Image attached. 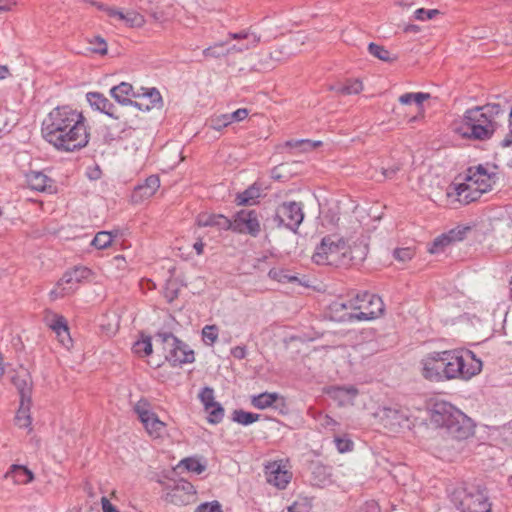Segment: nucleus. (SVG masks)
<instances>
[{
	"mask_svg": "<svg viewBox=\"0 0 512 512\" xmlns=\"http://www.w3.org/2000/svg\"><path fill=\"white\" fill-rule=\"evenodd\" d=\"M42 136L60 152H75L87 146L90 134L82 112L58 106L43 121Z\"/></svg>",
	"mask_w": 512,
	"mask_h": 512,
	"instance_id": "1",
	"label": "nucleus"
},
{
	"mask_svg": "<svg viewBox=\"0 0 512 512\" xmlns=\"http://www.w3.org/2000/svg\"><path fill=\"white\" fill-rule=\"evenodd\" d=\"M498 180L497 166L479 164L469 167L464 181L453 183L448 191V197H454L460 204H470L490 192Z\"/></svg>",
	"mask_w": 512,
	"mask_h": 512,
	"instance_id": "2",
	"label": "nucleus"
},
{
	"mask_svg": "<svg viewBox=\"0 0 512 512\" xmlns=\"http://www.w3.org/2000/svg\"><path fill=\"white\" fill-rule=\"evenodd\" d=\"M504 110L499 104H486L470 109L464 119L455 125L454 130L464 138L476 140L489 139L495 132L497 122Z\"/></svg>",
	"mask_w": 512,
	"mask_h": 512,
	"instance_id": "3",
	"label": "nucleus"
},
{
	"mask_svg": "<svg viewBox=\"0 0 512 512\" xmlns=\"http://www.w3.org/2000/svg\"><path fill=\"white\" fill-rule=\"evenodd\" d=\"M430 419L436 426L444 427L453 439L465 440L474 434L472 419L448 402H436L430 411Z\"/></svg>",
	"mask_w": 512,
	"mask_h": 512,
	"instance_id": "4",
	"label": "nucleus"
},
{
	"mask_svg": "<svg viewBox=\"0 0 512 512\" xmlns=\"http://www.w3.org/2000/svg\"><path fill=\"white\" fill-rule=\"evenodd\" d=\"M444 381L469 380L481 372L482 362L469 350H444Z\"/></svg>",
	"mask_w": 512,
	"mask_h": 512,
	"instance_id": "5",
	"label": "nucleus"
},
{
	"mask_svg": "<svg viewBox=\"0 0 512 512\" xmlns=\"http://www.w3.org/2000/svg\"><path fill=\"white\" fill-rule=\"evenodd\" d=\"M348 254L349 247L342 237L328 235L316 247L312 260L318 265H339L345 263Z\"/></svg>",
	"mask_w": 512,
	"mask_h": 512,
	"instance_id": "6",
	"label": "nucleus"
},
{
	"mask_svg": "<svg viewBox=\"0 0 512 512\" xmlns=\"http://www.w3.org/2000/svg\"><path fill=\"white\" fill-rule=\"evenodd\" d=\"M460 512H492V504L486 493L475 486H459L451 496Z\"/></svg>",
	"mask_w": 512,
	"mask_h": 512,
	"instance_id": "7",
	"label": "nucleus"
},
{
	"mask_svg": "<svg viewBox=\"0 0 512 512\" xmlns=\"http://www.w3.org/2000/svg\"><path fill=\"white\" fill-rule=\"evenodd\" d=\"M349 307L353 313L345 319H352L353 322L373 320L381 316L384 312L382 299L368 292H363L350 298Z\"/></svg>",
	"mask_w": 512,
	"mask_h": 512,
	"instance_id": "8",
	"label": "nucleus"
},
{
	"mask_svg": "<svg viewBox=\"0 0 512 512\" xmlns=\"http://www.w3.org/2000/svg\"><path fill=\"white\" fill-rule=\"evenodd\" d=\"M133 411L149 437L161 439L165 436L167 425L159 419L152 404L147 399L141 398L138 400L133 406Z\"/></svg>",
	"mask_w": 512,
	"mask_h": 512,
	"instance_id": "9",
	"label": "nucleus"
},
{
	"mask_svg": "<svg viewBox=\"0 0 512 512\" xmlns=\"http://www.w3.org/2000/svg\"><path fill=\"white\" fill-rule=\"evenodd\" d=\"M92 272L87 267H75L73 270L64 273L56 286L51 290L50 296L53 300L63 298L74 293L80 283L87 281Z\"/></svg>",
	"mask_w": 512,
	"mask_h": 512,
	"instance_id": "10",
	"label": "nucleus"
},
{
	"mask_svg": "<svg viewBox=\"0 0 512 512\" xmlns=\"http://www.w3.org/2000/svg\"><path fill=\"white\" fill-rule=\"evenodd\" d=\"M163 343L165 358L172 363V365L177 366L194 361V352L174 335L164 334Z\"/></svg>",
	"mask_w": 512,
	"mask_h": 512,
	"instance_id": "11",
	"label": "nucleus"
},
{
	"mask_svg": "<svg viewBox=\"0 0 512 512\" xmlns=\"http://www.w3.org/2000/svg\"><path fill=\"white\" fill-rule=\"evenodd\" d=\"M376 417L388 431L393 433L409 429L411 425L408 411L402 408L381 407L376 412Z\"/></svg>",
	"mask_w": 512,
	"mask_h": 512,
	"instance_id": "12",
	"label": "nucleus"
},
{
	"mask_svg": "<svg viewBox=\"0 0 512 512\" xmlns=\"http://www.w3.org/2000/svg\"><path fill=\"white\" fill-rule=\"evenodd\" d=\"M233 232L239 234H248L257 237L261 232V221L259 214L255 210L243 209L238 211L231 219V228Z\"/></svg>",
	"mask_w": 512,
	"mask_h": 512,
	"instance_id": "13",
	"label": "nucleus"
},
{
	"mask_svg": "<svg viewBox=\"0 0 512 512\" xmlns=\"http://www.w3.org/2000/svg\"><path fill=\"white\" fill-rule=\"evenodd\" d=\"M444 351H434L424 355L419 362L420 374L428 381H444Z\"/></svg>",
	"mask_w": 512,
	"mask_h": 512,
	"instance_id": "14",
	"label": "nucleus"
},
{
	"mask_svg": "<svg viewBox=\"0 0 512 512\" xmlns=\"http://www.w3.org/2000/svg\"><path fill=\"white\" fill-rule=\"evenodd\" d=\"M276 217L284 226L296 231L304 219L303 207L298 202H285L278 207Z\"/></svg>",
	"mask_w": 512,
	"mask_h": 512,
	"instance_id": "15",
	"label": "nucleus"
},
{
	"mask_svg": "<svg viewBox=\"0 0 512 512\" xmlns=\"http://www.w3.org/2000/svg\"><path fill=\"white\" fill-rule=\"evenodd\" d=\"M265 474L269 484L278 489H285L292 479V472L287 462L273 461L266 465Z\"/></svg>",
	"mask_w": 512,
	"mask_h": 512,
	"instance_id": "16",
	"label": "nucleus"
},
{
	"mask_svg": "<svg viewBox=\"0 0 512 512\" xmlns=\"http://www.w3.org/2000/svg\"><path fill=\"white\" fill-rule=\"evenodd\" d=\"M198 397L204 410L208 413V422L212 424L220 423L224 417V408L219 402L215 401L213 388L204 387Z\"/></svg>",
	"mask_w": 512,
	"mask_h": 512,
	"instance_id": "17",
	"label": "nucleus"
},
{
	"mask_svg": "<svg viewBox=\"0 0 512 512\" xmlns=\"http://www.w3.org/2000/svg\"><path fill=\"white\" fill-rule=\"evenodd\" d=\"M166 500L177 506H185L196 500V490L188 481H179L166 495Z\"/></svg>",
	"mask_w": 512,
	"mask_h": 512,
	"instance_id": "18",
	"label": "nucleus"
},
{
	"mask_svg": "<svg viewBox=\"0 0 512 512\" xmlns=\"http://www.w3.org/2000/svg\"><path fill=\"white\" fill-rule=\"evenodd\" d=\"M160 179L156 175L146 178L143 184L136 186L131 194V201L134 204L142 203L150 199L159 189Z\"/></svg>",
	"mask_w": 512,
	"mask_h": 512,
	"instance_id": "19",
	"label": "nucleus"
},
{
	"mask_svg": "<svg viewBox=\"0 0 512 512\" xmlns=\"http://www.w3.org/2000/svg\"><path fill=\"white\" fill-rule=\"evenodd\" d=\"M325 393L341 407L354 405L359 392L354 386H331Z\"/></svg>",
	"mask_w": 512,
	"mask_h": 512,
	"instance_id": "20",
	"label": "nucleus"
},
{
	"mask_svg": "<svg viewBox=\"0 0 512 512\" xmlns=\"http://www.w3.org/2000/svg\"><path fill=\"white\" fill-rule=\"evenodd\" d=\"M427 98H399L398 110L409 118V121H415L424 112V102Z\"/></svg>",
	"mask_w": 512,
	"mask_h": 512,
	"instance_id": "21",
	"label": "nucleus"
},
{
	"mask_svg": "<svg viewBox=\"0 0 512 512\" xmlns=\"http://www.w3.org/2000/svg\"><path fill=\"white\" fill-rule=\"evenodd\" d=\"M200 227H216L219 230H230L231 219L222 214L201 213L197 217Z\"/></svg>",
	"mask_w": 512,
	"mask_h": 512,
	"instance_id": "22",
	"label": "nucleus"
},
{
	"mask_svg": "<svg viewBox=\"0 0 512 512\" xmlns=\"http://www.w3.org/2000/svg\"><path fill=\"white\" fill-rule=\"evenodd\" d=\"M4 478L17 485H26L33 481L34 474L26 466L13 464L5 473Z\"/></svg>",
	"mask_w": 512,
	"mask_h": 512,
	"instance_id": "23",
	"label": "nucleus"
},
{
	"mask_svg": "<svg viewBox=\"0 0 512 512\" xmlns=\"http://www.w3.org/2000/svg\"><path fill=\"white\" fill-rule=\"evenodd\" d=\"M31 398L20 399V405L16 412L14 422L20 429H27L28 432L32 431V417H31Z\"/></svg>",
	"mask_w": 512,
	"mask_h": 512,
	"instance_id": "24",
	"label": "nucleus"
},
{
	"mask_svg": "<svg viewBox=\"0 0 512 512\" xmlns=\"http://www.w3.org/2000/svg\"><path fill=\"white\" fill-rule=\"evenodd\" d=\"M12 382L19 391L20 399L31 398L32 381L29 372L25 368L20 367V369L16 371Z\"/></svg>",
	"mask_w": 512,
	"mask_h": 512,
	"instance_id": "25",
	"label": "nucleus"
},
{
	"mask_svg": "<svg viewBox=\"0 0 512 512\" xmlns=\"http://www.w3.org/2000/svg\"><path fill=\"white\" fill-rule=\"evenodd\" d=\"M364 85L359 79H346L331 86L330 91L346 96L357 95L363 92Z\"/></svg>",
	"mask_w": 512,
	"mask_h": 512,
	"instance_id": "26",
	"label": "nucleus"
},
{
	"mask_svg": "<svg viewBox=\"0 0 512 512\" xmlns=\"http://www.w3.org/2000/svg\"><path fill=\"white\" fill-rule=\"evenodd\" d=\"M115 102L121 107H135L140 111H149L153 107L162 105V98H141V102L132 101L131 98H114Z\"/></svg>",
	"mask_w": 512,
	"mask_h": 512,
	"instance_id": "27",
	"label": "nucleus"
},
{
	"mask_svg": "<svg viewBox=\"0 0 512 512\" xmlns=\"http://www.w3.org/2000/svg\"><path fill=\"white\" fill-rule=\"evenodd\" d=\"M90 101V104L92 107H95L96 110H99L100 112L113 117V118H119L122 113L119 111V108H122L117 105H115L113 102L110 101L109 98H88Z\"/></svg>",
	"mask_w": 512,
	"mask_h": 512,
	"instance_id": "28",
	"label": "nucleus"
},
{
	"mask_svg": "<svg viewBox=\"0 0 512 512\" xmlns=\"http://www.w3.org/2000/svg\"><path fill=\"white\" fill-rule=\"evenodd\" d=\"M27 183L28 186L35 191H50L52 188V180L38 171H32L27 174Z\"/></svg>",
	"mask_w": 512,
	"mask_h": 512,
	"instance_id": "29",
	"label": "nucleus"
},
{
	"mask_svg": "<svg viewBox=\"0 0 512 512\" xmlns=\"http://www.w3.org/2000/svg\"><path fill=\"white\" fill-rule=\"evenodd\" d=\"M350 299L343 301L337 300L331 303L329 310L332 319L339 322H353L352 319H344L352 315L353 311L350 310Z\"/></svg>",
	"mask_w": 512,
	"mask_h": 512,
	"instance_id": "30",
	"label": "nucleus"
},
{
	"mask_svg": "<svg viewBox=\"0 0 512 512\" xmlns=\"http://www.w3.org/2000/svg\"><path fill=\"white\" fill-rule=\"evenodd\" d=\"M119 236V231H100L98 232L93 240L91 241V245L96 249L103 250L110 247L115 238Z\"/></svg>",
	"mask_w": 512,
	"mask_h": 512,
	"instance_id": "31",
	"label": "nucleus"
},
{
	"mask_svg": "<svg viewBox=\"0 0 512 512\" xmlns=\"http://www.w3.org/2000/svg\"><path fill=\"white\" fill-rule=\"evenodd\" d=\"M279 399V394L276 392H264L259 395L252 396L251 404L254 408L263 410L271 407Z\"/></svg>",
	"mask_w": 512,
	"mask_h": 512,
	"instance_id": "32",
	"label": "nucleus"
},
{
	"mask_svg": "<svg viewBox=\"0 0 512 512\" xmlns=\"http://www.w3.org/2000/svg\"><path fill=\"white\" fill-rule=\"evenodd\" d=\"M454 240L453 231L449 234H442L434 239L431 245L428 247V251L431 254H437L442 252Z\"/></svg>",
	"mask_w": 512,
	"mask_h": 512,
	"instance_id": "33",
	"label": "nucleus"
},
{
	"mask_svg": "<svg viewBox=\"0 0 512 512\" xmlns=\"http://www.w3.org/2000/svg\"><path fill=\"white\" fill-rule=\"evenodd\" d=\"M260 197V189L255 185L250 186L242 193L237 195L236 201L238 205H250Z\"/></svg>",
	"mask_w": 512,
	"mask_h": 512,
	"instance_id": "34",
	"label": "nucleus"
},
{
	"mask_svg": "<svg viewBox=\"0 0 512 512\" xmlns=\"http://www.w3.org/2000/svg\"><path fill=\"white\" fill-rule=\"evenodd\" d=\"M321 145L320 141H311L308 139L301 140H288L285 142V146L290 149H299L302 152L312 151Z\"/></svg>",
	"mask_w": 512,
	"mask_h": 512,
	"instance_id": "35",
	"label": "nucleus"
},
{
	"mask_svg": "<svg viewBox=\"0 0 512 512\" xmlns=\"http://www.w3.org/2000/svg\"><path fill=\"white\" fill-rule=\"evenodd\" d=\"M231 37L233 39L244 41V43L238 48V50L256 47L260 41V38L256 34L249 32L231 34Z\"/></svg>",
	"mask_w": 512,
	"mask_h": 512,
	"instance_id": "36",
	"label": "nucleus"
},
{
	"mask_svg": "<svg viewBox=\"0 0 512 512\" xmlns=\"http://www.w3.org/2000/svg\"><path fill=\"white\" fill-rule=\"evenodd\" d=\"M233 421L241 425H250L260 419V415L244 410H235L232 416Z\"/></svg>",
	"mask_w": 512,
	"mask_h": 512,
	"instance_id": "37",
	"label": "nucleus"
},
{
	"mask_svg": "<svg viewBox=\"0 0 512 512\" xmlns=\"http://www.w3.org/2000/svg\"><path fill=\"white\" fill-rule=\"evenodd\" d=\"M133 353L145 357L152 353V343L150 337H143L136 341L132 347Z\"/></svg>",
	"mask_w": 512,
	"mask_h": 512,
	"instance_id": "38",
	"label": "nucleus"
},
{
	"mask_svg": "<svg viewBox=\"0 0 512 512\" xmlns=\"http://www.w3.org/2000/svg\"><path fill=\"white\" fill-rule=\"evenodd\" d=\"M269 277L280 283L295 282L298 278L295 275L289 274L287 270L282 268H273L268 273Z\"/></svg>",
	"mask_w": 512,
	"mask_h": 512,
	"instance_id": "39",
	"label": "nucleus"
},
{
	"mask_svg": "<svg viewBox=\"0 0 512 512\" xmlns=\"http://www.w3.org/2000/svg\"><path fill=\"white\" fill-rule=\"evenodd\" d=\"M293 54L285 45L275 46L269 53V58L277 63H281L290 58Z\"/></svg>",
	"mask_w": 512,
	"mask_h": 512,
	"instance_id": "40",
	"label": "nucleus"
},
{
	"mask_svg": "<svg viewBox=\"0 0 512 512\" xmlns=\"http://www.w3.org/2000/svg\"><path fill=\"white\" fill-rule=\"evenodd\" d=\"M179 467H183L187 471H190V472H193L196 474H201L206 469V466L204 464H202L199 461V459L193 458V457H189V458H185V459L181 460L179 463Z\"/></svg>",
	"mask_w": 512,
	"mask_h": 512,
	"instance_id": "41",
	"label": "nucleus"
},
{
	"mask_svg": "<svg viewBox=\"0 0 512 512\" xmlns=\"http://www.w3.org/2000/svg\"><path fill=\"white\" fill-rule=\"evenodd\" d=\"M112 16L118 17L121 20H124L127 22L130 26H141L144 23V18L138 13H128L127 15H124L120 11H114L111 13Z\"/></svg>",
	"mask_w": 512,
	"mask_h": 512,
	"instance_id": "42",
	"label": "nucleus"
},
{
	"mask_svg": "<svg viewBox=\"0 0 512 512\" xmlns=\"http://www.w3.org/2000/svg\"><path fill=\"white\" fill-rule=\"evenodd\" d=\"M219 330L216 325H206L202 329V339L206 345H213L218 339Z\"/></svg>",
	"mask_w": 512,
	"mask_h": 512,
	"instance_id": "43",
	"label": "nucleus"
},
{
	"mask_svg": "<svg viewBox=\"0 0 512 512\" xmlns=\"http://www.w3.org/2000/svg\"><path fill=\"white\" fill-rule=\"evenodd\" d=\"M368 51L371 55L380 60L388 61L390 59L389 51L381 45L370 43L368 46Z\"/></svg>",
	"mask_w": 512,
	"mask_h": 512,
	"instance_id": "44",
	"label": "nucleus"
},
{
	"mask_svg": "<svg viewBox=\"0 0 512 512\" xmlns=\"http://www.w3.org/2000/svg\"><path fill=\"white\" fill-rule=\"evenodd\" d=\"M440 14L438 9L419 8L414 12V18L418 21H427L435 18Z\"/></svg>",
	"mask_w": 512,
	"mask_h": 512,
	"instance_id": "45",
	"label": "nucleus"
},
{
	"mask_svg": "<svg viewBox=\"0 0 512 512\" xmlns=\"http://www.w3.org/2000/svg\"><path fill=\"white\" fill-rule=\"evenodd\" d=\"M415 252L411 247L397 248L393 252V256L400 262H406L413 258Z\"/></svg>",
	"mask_w": 512,
	"mask_h": 512,
	"instance_id": "46",
	"label": "nucleus"
},
{
	"mask_svg": "<svg viewBox=\"0 0 512 512\" xmlns=\"http://www.w3.org/2000/svg\"><path fill=\"white\" fill-rule=\"evenodd\" d=\"M111 96H128L133 93V86L128 82H121L110 90Z\"/></svg>",
	"mask_w": 512,
	"mask_h": 512,
	"instance_id": "47",
	"label": "nucleus"
},
{
	"mask_svg": "<svg viewBox=\"0 0 512 512\" xmlns=\"http://www.w3.org/2000/svg\"><path fill=\"white\" fill-rule=\"evenodd\" d=\"M55 334L57 336L59 343L63 347L69 349L72 346V338L70 336L68 326L66 328H62V330L60 331H57Z\"/></svg>",
	"mask_w": 512,
	"mask_h": 512,
	"instance_id": "48",
	"label": "nucleus"
},
{
	"mask_svg": "<svg viewBox=\"0 0 512 512\" xmlns=\"http://www.w3.org/2000/svg\"><path fill=\"white\" fill-rule=\"evenodd\" d=\"M194 512H223L218 501L206 502L199 505Z\"/></svg>",
	"mask_w": 512,
	"mask_h": 512,
	"instance_id": "49",
	"label": "nucleus"
},
{
	"mask_svg": "<svg viewBox=\"0 0 512 512\" xmlns=\"http://www.w3.org/2000/svg\"><path fill=\"white\" fill-rule=\"evenodd\" d=\"M231 123L232 122L228 114H221L211 120V125L216 130H220L221 128L226 127Z\"/></svg>",
	"mask_w": 512,
	"mask_h": 512,
	"instance_id": "50",
	"label": "nucleus"
},
{
	"mask_svg": "<svg viewBox=\"0 0 512 512\" xmlns=\"http://www.w3.org/2000/svg\"><path fill=\"white\" fill-rule=\"evenodd\" d=\"M48 325L55 333L68 326L65 318L60 315H54Z\"/></svg>",
	"mask_w": 512,
	"mask_h": 512,
	"instance_id": "51",
	"label": "nucleus"
},
{
	"mask_svg": "<svg viewBox=\"0 0 512 512\" xmlns=\"http://www.w3.org/2000/svg\"><path fill=\"white\" fill-rule=\"evenodd\" d=\"M336 448L340 453L351 451L353 448V442L346 438H335Z\"/></svg>",
	"mask_w": 512,
	"mask_h": 512,
	"instance_id": "52",
	"label": "nucleus"
},
{
	"mask_svg": "<svg viewBox=\"0 0 512 512\" xmlns=\"http://www.w3.org/2000/svg\"><path fill=\"white\" fill-rule=\"evenodd\" d=\"M17 5V0H0V14L14 11Z\"/></svg>",
	"mask_w": 512,
	"mask_h": 512,
	"instance_id": "53",
	"label": "nucleus"
},
{
	"mask_svg": "<svg viewBox=\"0 0 512 512\" xmlns=\"http://www.w3.org/2000/svg\"><path fill=\"white\" fill-rule=\"evenodd\" d=\"M400 170V167L398 165L389 167L387 169H383L381 172V178H378L376 176H371L372 178H375L376 181H382L383 179L389 178L391 179L398 171Z\"/></svg>",
	"mask_w": 512,
	"mask_h": 512,
	"instance_id": "54",
	"label": "nucleus"
},
{
	"mask_svg": "<svg viewBox=\"0 0 512 512\" xmlns=\"http://www.w3.org/2000/svg\"><path fill=\"white\" fill-rule=\"evenodd\" d=\"M320 425L326 429H334L338 423L329 415H320L318 418Z\"/></svg>",
	"mask_w": 512,
	"mask_h": 512,
	"instance_id": "55",
	"label": "nucleus"
},
{
	"mask_svg": "<svg viewBox=\"0 0 512 512\" xmlns=\"http://www.w3.org/2000/svg\"><path fill=\"white\" fill-rule=\"evenodd\" d=\"M228 115H229L232 123L238 122V121H242L243 119H245L248 116V110L245 108H241V109H237L236 111H234L233 113L228 114Z\"/></svg>",
	"mask_w": 512,
	"mask_h": 512,
	"instance_id": "56",
	"label": "nucleus"
},
{
	"mask_svg": "<svg viewBox=\"0 0 512 512\" xmlns=\"http://www.w3.org/2000/svg\"><path fill=\"white\" fill-rule=\"evenodd\" d=\"M231 355L236 359H244L247 356V350L245 346H235L231 349Z\"/></svg>",
	"mask_w": 512,
	"mask_h": 512,
	"instance_id": "57",
	"label": "nucleus"
},
{
	"mask_svg": "<svg viewBox=\"0 0 512 512\" xmlns=\"http://www.w3.org/2000/svg\"><path fill=\"white\" fill-rule=\"evenodd\" d=\"M164 296H165V298L167 299L168 302H172L178 296L177 289L171 288L170 284H168L167 287H166Z\"/></svg>",
	"mask_w": 512,
	"mask_h": 512,
	"instance_id": "58",
	"label": "nucleus"
},
{
	"mask_svg": "<svg viewBox=\"0 0 512 512\" xmlns=\"http://www.w3.org/2000/svg\"><path fill=\"white\" fill-rule=\"evenodd\" d=\"M102 510L103 512H119L106 498H102Z\"/></svg>",
	"mask_w": 512,
	"mask_h": 512,
	"instance_id": "59",
	"label": "nucleus"
},
{
	"mask_svg": "<svg viewBox=\"0 0 512 512\" xmlns=\"http://www.w3.org/2000/svg\"><path fill=\"white\" fill-rule=\"evenodd\" d=\"M11 75L10 69L7 65H0V80H4Z\"/></svg>",
	"mask_w": 512,
	"mask_h": 512,
	"instance_id": "60",
	"label": "nucleus"
},
{
	"mask_svg": "<svg viewBox=\"0 0 512 512\" xmlns=\"http://www.w3.org/2000/svg\"><path fill=\"white\" fill-rule=\"evenodd\" d=\"M96 41L99 43V47L96 49V51L99 52L100 54H106L107 53L106 42L101 38H96Z\"/></svg>",
	"mask_w": 512,
	"mask_h": 512,
	"instance_id": "61",
	"label": "nucleus"
},
{
	"mask_svg": "<svg viewBox=\"0 0 512 512\" xmlns=\"http://www.w3.org/2000/svg\"><path fill=\"white\" fill-rule=\"evenodd\" d=\"M142 96H160V92L156 88H146Z\"/></svg>",
	"mask_w": 512,
	"mask_h": 512,
	"instance_id": "62",
	"label": "nucleus"
},
{
	"mask_svg": "<svg viewBox=\"0 0 512 512\" xmlns=\"http://www.w3.org/2000/svg\"><path fill=\"white\" fill-rule=\"evenodd\" d=\"M193 248L195 249L198 255H201L203 254L204 251V243L202 242V240H198L194 243Z\"/></svg>",
	"mask_w": 512,
	"mask_h": 512,
	"instance_id": "63",
	"label": "nucleus"
},
{
	"mask_svg": "<svg viewBox=\"0 0 512 512\" xmlns=\"http://www.w3.org/2000/svg\"><path fill=\"white\" fill-rule=\"evenodd\" d=\"M287 512H305V510L302 505L294 503L288 508Z\"/></svg>",
	"mask_w": 512,
	"mask_h": 512,
	"instance_id": "64",
	"label": "nucleus"
}]
</instances>
